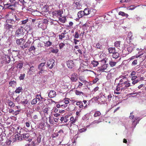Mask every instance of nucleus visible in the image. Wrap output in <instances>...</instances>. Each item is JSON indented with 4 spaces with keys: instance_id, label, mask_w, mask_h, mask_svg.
I'll return each instance as SVG.
<instances>
[{
    "instance_id": "69168bd1",
    "label": "nucleus",
    "mask_w": 146,
    "mask_h": 146,
    "mask_svg": "<svg viewBox=\"0 0 146 146\" xmlns=\"http://www.w3.org/2000/svg\"><path fill=\"white\" fill-rule=\"evenodd\" d=\"M136 74V72L134 71H132L130 74V75L131 76H135Z\"/></svg>"
},
{
    "instance_id": "1a4fd4ad",
    "label": "nucleus",
    "mask_w": 146,
    "mask_h": 146,
    "mask_svg": "<svg viewBox=\"0 0 146 146\" xmlns=\"http://www.w3.org/2000/svg\"><path fill=\"white\" fill-rule=\"evenodd\" d=\"M26 38L24 36L23 38H21L20 39H18L16 40L17 44L18 45H21L23 44L25 41Z\"/></svg>"
},
{
    "instance_id": "f257e3e1",
    "label": "nucleus",
    "mask_w": 146,
    "mask_h": 146,
    "mask_svg": "<svg viewBox=\"0 0 146 146\" xmlns=\"http://www.w3.org/2000/svg\"><path fill=\"white\" fill-rule=\"evenodd\" d=\"M9 15L7 14L5 16V18L6 19V22L12 25L14 28H15L18 25V22L20 20V19L15 15H14V17L13 18H10L9 17Z\"/></svg>"
},
{
    "instance_id": "c03bdc74",
    "label": "nucleus",
    "mask_w": 146,
    "mask_h": 146,
    "mask_svg": "<svg viewBox=\"0 0 146 146\" xmlns=\"http://www.w3.org/2000/svg\"><path fill=\"white\" fill-rule=\"evenodd\" d=\"M112 98V96L110 94L108 95V101L109 102H110L111 100V99Z\"/></svg>"
},
{
    "instance_id": "a19ab883",
    "label": "nucleus",
    "mask_w": 146,
    "mask_h": 146,
    "mask_svg": "<svg viewBox=\"0 0 146 146\" xmlns=\"http://www.w3.org/2000/svg\"><path fill=\"white\" fill-rule=\"evenodd\" d=\"M74 5V6L76 7V9H79V7L80 6V3L77 2H76V3H75Z\"/></svg>"
},
{
    "instance_id": "2eb2a0df",
    "label": "nucleus",
    "mask_w": 146,
    "mask_h": 146,
    "mask_svg": "<svg viewBox=\"0 0 146 146\" xmlns=\"http://www.w3.org/2000/svg\"><path fill=\"white\" fill-rule=\"evenodd\" d=\"M56 95V92L54 90L50 91L49 92L48 96L49 97L52 98L55 96Z\"/></svg>"
},
{
    "instance_id": "6ab92c4d",
    "label": "nucleus",
    "mask_w": 146,
    "mask_h": 146,
    "mask_svg": "<svg viewBox=\"0 0 146 146\" xmlns=\"http://www.w3.org/2000/svg\"><path fill=\"white\" fill-rule=\"evenodd\" d=\"M84 13L83 11H80L77 13L78 17L79 18H81L84 15Z\"/></svg>"
},
{
    "instance_id": "f704fd0d",
    "label": "nucleus",
    "mask_w": 146,
    "mask_h": 146,
    "mask_svg": "<svg viewBox=\"0 0 146 146\" xmlns=\"http://www.w3.org/2000/svg\"><path fill=\"white\" fill-rule=\"evenodd\" d=\"M66 33H62L61 35H59V39L62 40L63 38L65 37L64 35Z\"/></svg>"
},
{
    "instance_id": "c756f323",
    "label": "nucleus",
    "mask_w": 146,
    "mask_h": 146,
    "mask_svg": "<svg viewBox=\"0 0 146 146\" xmlns=\"http://www.w3.org/2000/svg\"><path fill=\"white\" fill-rule=\"evenodd\" d=\"M48 109L47 108H45L43 111V112L44 113V115L46 116H47L48 114Z\"/></svg>"
},
{
    "instance_id": "9d476101",
    "label": "nucleus",
    "mask_w": 146,
    "mask_h": 146,
    "mask_svg": "<svg viewBox=\"0 0 146 146\" xmlns=\"http://www.w3.org/2000/svg\"><path fill=\"white\" fill-rule=\"evenodd\" d=\"M2 59L5 62L9 63L10 62L11 59L10 57L7 55H4L2 56Z\"/></svg>"
},
{
    "instance_id": "9b49d317",
    "label": "nucleus",
    "mask_w": 146,
    "mask_h": 146,
    "mask_svg": "<svg viewBox=\"0 0 146 146\" xmlns=\"http://www.w3.org/2000/svg\"><path fill=\"white\" fill-rule=\"evenodd\" d=\"M67 65L68 67L70 68H72L74 66V62L72 60L68 61L67 62Z\"/></svg>"
},
{
    "instance_id": "412c9836",
    "label": "nucleus",
    "mask_w": 146,
    "mask_h": 146,
    "mask_svg": "<svg viewBox=\"0 0 146 146\" xmlns=\"http://www.w3.org/2000/svg\"><path fill=\"white\" fill-rule=\"evenodd\" d=\"M109 52L110 53H112L116 51L115 48V47H110L108 49Z\"/></svg>"
},
{
    "instance_id": "864d4df0",
    "label": "nucleus",
    "mask_w": 146,
    "mask_h": 146,
    "mask_svg": "<svg viewBox=\"0 0 146 146\" xmlns=\"http://www.w3.org/2000/svg\"><path fill=\"white\" fill-rule=\"evenodd\" d=\"M75 38H78L79 37V35L78 32H76L75 33V35L74 36Z\"/></svg>"
},
{
    "instance_id": "4be33fe9",
    "label": "nucleus",
    "mask_w": 146,
    "mask_h": 146,
    "mask_svg": "<svg viewBox=\"0 0 146 146\" xmlns=\"http://www.w3.org/2000/svg\"><path fill=\"white\" fill-rule=\"evenodd\" d=\"M30 44L28 42H27L24 45L21 46V48L24 49L25 48H29L30 46Z\"/></svg>"
},
{
    "instance_id": "e2e57ef3",
    "label": "nucleus",
    "mask_w": 146,
    "mask_h": 146,
    "mask_svg": "<svg viewBox=\"0 0 146 146\" xmlns=\"http://www.w3.org/2000/svg\"><path fill=\"white\" fill-rule=\"evenodd\" d=\"M74 43L75 44H78V42H79L78 40H77L76 39H74Z\"/></svg>"
},
{
    "instance_id": "423d86ee",
    "label": "nucleus",
    "mask_w": 146,
    "mask_h": 146,
    "mask_svg": "<svg viewBox=\"0 0 146 146\" xmlns=\"http://www.w3.org/2000/svg\"><path fill=\"white\" fill-rule=\"evenodd\" d=\"M107 67L108 64H105L98 67V70L100 72H105L107 73L110 71L108 70L107 69Z\"/></svg>"
},
{
    "instance_id": "bf43d9fd",
    "label": "nucleus",
    "mask_w": 146,
    "mask_h": 146,
    "mask_svg": "<svg viewBox=\"0 0 146 146\" xmlns=\"http://www.w3.org/2000/svg\"><path fill=\"white\" fill-rule=\"evenodd\" d=\"M8 111L9 113H12L14 115V111L12 109H9V110Z\"/></svg>"
},
{
    "instance_id": "4468645a",
    "label": "nucleus",
    "mask_w": 146,
    "mask_h": 146,
    "mask_svg": "<svg viewBox=\"0 0 146 146\" xmlns=\"http://www.w3.org/2000/svg\"><path fill=\"white\" fill-rule=\"evenodd\" d=\"M22 137L23 138L28 141L29 142H30L31 141V139H28L29 137V135L28 133L23 134L22 135Z\"/></svg>"
},
{
    "instance_id": "2f4dec72",
    "label": "nucleus",
    "mask_w": 146,
    "mask_h": 146,
    "mask_svg": "<svg viewBox=\"0 0 146 146\" xmlns=\"http://www.w3.org/2000/svg\"><path fill=\"white\" fill-rule=\"evenodd\" d=\"M101 115V113L100 112V111H96L95 112L94 116V117H97L98 116H100Z\"/></svg>"
},
{
    "instance_id": "6e6552de",
    "label": "nucleus",
    "mask_w": 146,
    "mask_h": 146,
    "mask_svg": "<svg viewBox=\"0 0 146 146\" xmlns=\"http://www.w3.org/2000/svg\"><path fill=\"white\" fill-rule=\"evenodd\" d=\"M63 12L60 10L56 11H53L52 12V14L54 16H56L57 17H60L62 16V14Z\"/></svg>"
},
{
    "instance_id": "473e14b6",
    "label": "nucleus",
    "mask_w": 146,
    "mask_h": 146,
    "mask_svg": "<svg viewBox=\"0 0 146 146\" xmlns=\"http://www.w3.org/2000/svg\"><path fill=\"white\" fill-rule=\"evenodd\" d=\"M16 81H11L9 83V85L11 86H15V84H16Z\"/></svg>"
},
{
    "instance_id": "a211bd4d",
    "label": "nucleus",
    "mask_w": 146,
    "mask_h": 146,
    "mask_svg": "<svg viewBox=\"0 0 146 146\" xmlns=\"http://www.w3.org/2000/svg\"><path fill=\"white\" fill-rule=\"evenodd\" d=\"M135 47L133 45L129 46L127 48V50L128 52L129 53L131 52L134 49Z\"/></svg>"
},
{
    "instance_id": "5fc2aeb1",
    "label": "nucleus",
    "mask_w": 146,
    "mask_h": 146,
    "mask_svg": "<svg viewBox=\"0 0 146 146\" xmlns=\"http://www.w3.org/2000/svg\"><path fill=\"white\" fill-rule=\"evenodd\" d=\"M75 93L77 95H81V94H83V93L82 92L76 90L75 91Z\"/></svg>"
},
{
    "instance_id": "5701e85b",
    "label": "nucleus",
    "mask_w": 146,
    "mask_h": 146,
    "mask_svg": "<svg viewBox=\"0 0 146 146\" xmlns=\"http://www.w3.org/2000/svg\"><path fill=\"white\" fill-rule=\"evenodd\" d=\"M9 1L11 3L10 4H13L14 7H16L17 5L18 4V3L15 0H9Z\"/></svg>"
},
{
    "instance_id": "7ed1b4c3",
    "label": "nucleus",
    "mask_w": 146,
    "mask_h": 146,
    "mask_svg": "<svg viewBox=\"0 0 146 146\" xmlns=\"http://www.w3.org/2000/svg\"><path fill=\"white\" fill-rule=\"evenodd\" d=\"M46 66L45 63H42L38 65V68L39 71L38 72V74H40L44 73L46 70H44L45 67Z\"/></svg>"
},
{
    "instance_id": "a18cd8bd",
    "label": "nucleus",
    "mask_w": 146,
    "mask_h": 146,
    "mask_svg": "<svg viewBox=\"0 0 146 146\" xmlns=\"http://www.w3.org/2000/svg\"><path fill=\"white\" fill-rule=\"evenodd\" d=\"M65 46V44L63 43H61L59 44V46L60 49H62Z\"/></svg>"
},
{
    "instance_id": "09e8293b",
    "label": "nucleus",
    "mask_w": 146,
    "mask_h": 146,
    "mask_svg": "<svg viewBox=\"0 0 146 146\" xmlns=\"http://www.w3.org/2000/svg\"><path fill=\"white\" fill-rule=\"evenodd\" d=\"M96 47L98 48L101 49L102 48V47L101 45L100 44L98 43L96 44Z\"/></svg>"
},
{
    "instance_id": "f3484780",
    "label": "nucleus",
    "mask_w": 146,
    "mask_h": 146,
    "mask_svg": "<svg viewBox=\"0 0 146 146\" xmlns=\"http://www.w3.org/2000/svg\"><path fill=\"white\" fill-rule=\"evenodd\" d=\"M112 56L113 58L117 59L119 57V54L118 52L115 51L114 53H113Z\"/></svg>"
},
{
    "instance_id": "f8f14e48",
    "label": "nucleus",
    "mask_w": 146,
    "mask_h": 146,
    "mask_svg": "<svg viewBox=\"0 0 146 146\" xmlns=\"http://www.w3.org/2000/svg\"><path fill=\"white\" fill-rule=\"evenodd\" d=\"M77 74L76 73H73L71 75L70 78L72 82H75L77 80Z\"/></svg>"
},
{
    "instance_id": "4c0bfd02",
    "label": "nucleus",
    "mask_w": 146,
    "mask_h": 146,
    "mask_svg": "<svg viewBox=\"0 0 146 146\" xmlns=\"http://www.w3.org/2000/svg\"><path fill=\"white\" fill-rule=\"evenodd\" d=\"M37 102V100H36V99H34L31 102V103L32 105H34L36 104Z\"/></svg>"
},
{
    "instance_id": "13d9d810",
    "label": "nucleus",
    "mask_w": 146,
    "mask_h": 146,
    "mask_svg": "<svg viewBox=\"0 0 146 146\" xmlns=\"http://www.w3.org/2000/svg\"><path fill=\"white\" fill-rule=\"evenodd\" d=\"M21 102L22 104H26L28 103V101L27 100H26L24 101H21Z\"/></svg>"
},
{
    "instance_id": "f03ea898",
    "label": "nucleus",
    "mask_w": 146,
    "mask_h": 146,
    "mask_svg": "<svg viewBox=\"0 0 146 146\" xmlns=\"http://www.w3.org/2000/svg\"><path fill=\"white\" fill-rule=\"evenodd\" d=\"M122 77V78L120 80L119 83V85L120 87H121L122 90H125L130 86H132L126 76H124Z\"/></svg>"
},
{
    "instance_id": "4d7b16f0",
    "label": "nucleus",
    "mask_w": 146,
    "mask_h": 146,
    "mask_svg": "<svg viewBox=\"0 0 146 146\" xmlns=\"http://www.w3.org/2000/svg\"><path fill=\"white\" fill-rule=\"evenodd\" d=\"M100 121L98 120H95L93 122H92V125L95 124H98L100 123Z\"/></svg>"
},
{
    "instance_id": "680f3d73",
    "label": "nucleus",
    "mask_w": 146,
    "mask_h": 146,
    "mask_svg": "<svg viewBox=\"0 0 146 146\" xmlns=\"http://www.w3.org/2000/svg\"><path fill=\"white\" fill-rule=\"evenodd\" d=\"M137 78V76H132L131 78V80L132 81L135 80V79Z\"/></svg>"
},
{
    "instance_id": "7c9ffc66",
    "label": "nucleus",
    "mask_w": 146,
    "mask_h": 146,
    "mask_svg": "<svg viewBox=\"0 0 146 146\" xmlns=\"http://www.w3.org/2000/svg\"><path fill=\"white\" fill-rule=\"evenodd\" d=\"M121 87H120L119 85V83L118 84V85L117 86V88L116 89V90L117 91H121V92L122 90H122L121 89Z\"/></svg>"
},
{
    "instance_id": "0e129e2a",
    "label": "nucleus",
    "mask_w": 146,
    "mask_h": 146,
    "mask_svg": "<svg viewBox=\"0 0 146 146\" xmlns=\"http://www.w3.org/2000/svg\"><path fill=\"white\" fill-rule=\"evenodd\" d=\"M20 111L19 110H17L15 111H14V115H16L17 114H18L19 113V112H20Z\"/></svg>"
},
{
    "instance_id": "79ce46f5",
    "label": "nucleus",
    "mask_w": 146,
    "mask_h": 146,
    "mask_svg": "<svg viewBox=\"0 0 146 146\" xmlns=\"http://www.w3.org/2000/svg\"><path fill=\"white\" fill-rule=\"evenodd\" d=\"M119 15H121L122 16H125L127 15L124 12L121 11H120L119 13Z\"/></svg>"
},
{
    "instance_id": "58836bf2",
    "label": "nucleus",
    "mask_w": 146,
    "mask_h": 146,
    "mask_svg": "<svg viewBox=\"0 0 146 146\" xmlns=\"http://www.w3.org/2000/svg\"><path fill=\"white\" fill-rule=\"evenodd\" d=\"M139 81V80L138 79L134 80L133 81L132 84V86L134 85L135 84L138 83Z\"/></svg>"
},
{
    "instance_id": "393cba45",
    "label": "nucleus",
    "mask_w": 146,
    "mask_h": 146,
    "mask_svg": "<svg viewBox=\"0 0 146 146\" xmlns=\"http://www.w3.org/2000/svg\"><path fill=\"white\" fill-rule=\"evenodd\" d=\"M83 11L84 12L85 15H89L90 13V10L89 9L86 8Z\"/></svg>"
},
{
    "instance_id": "39448f33",
    "label": "nucleus",
    "mask_w": 146,
    "mask_h": 146,
    "mask_svg": "<svg viewBox=\"0 0 146 146\" xmlns=\"http://www.w3.org/2000/svg\"><path fill=\"white\" fill-rule=\"evenodd\" d=\"M129 118L132 119V122L133 123L132 125L134 127L137 124V123L139 121L140 119L139 118L135 117L134 118V116L133 115H130L129 117Z\"/></svg>"
},
{
    "instance_id": "603ef678",
    "label": "nucleus",
    "mask_w": 146,
    "mask_h": 146,
    "mask_svg": "<svg viewBox=\"0 0 146 146\" xmlns=\"http://www.w3.org/2000/svg\"><path fill=\"white\" fill-rule=\"evenodd\" d=\"M41 135H40L37 137V141L38 143H40L41 142Z\"/></svg>"
},
{
    "instance_id": "e433bc0d",
    "label": "nucleus",
    "mask_w": 146,
    "mask_h": 146,
    "mask_svg": "<svg viewBox=\"0 0 146 146\" xmlns=\"http://www.w3.org/2000/svg\"><path fill=\"white\" fill-rule=\"evenodd\" d=\"M79 79L81 82H82L83 83H85V82H86L85 80L84 79V78H83V77L82 76H80L79 78Z\"/></svg>"
},
{
    "instance_id": "052dcab7",
    "label": "nucleus",
    "mask_w": 146,
    "mask_h": 146,
    "mask_svg": "<svg viewBox=\"0 0 146 146\" xmlns=\"http://www.w3.org/2000/svg\"><path fill=\"white\" fill-rule=\"evenodd\" d=\"M35 46L33 45V46H31L30 48V50H35Z\"/></svg>"
},
{
    "instance_id": "6e6d98bb",
    "label": "nucleus",
    "mask_w": 146,
    "mask_h": 146,
    "mask_svg": "<svg viewBox=\"0 0 146 146\" xmlns=\"http://www.w3.org/2000/svg\"><path fill=\"white\" fill-rule=\"evenodd\" d=\"M99 80V79L98 77H96L95 79L93 81V83H96Z\"/></svg>"
},
{
    "instance_id": "20e7f679",
    "label": "nucleus",
    "mask_w": 146,
    "mask_h": 146,
    "mask_svg": "<svg viewBox=\"0 0 146 146\" xmlns=\"http://www.w3.org/2000/svg\"><path fill=\"white\" fill-rule=\"evenodd\" d=\"M24 31L22 28H18L15 32V36L18 37L22 36L24 34Z\"/></svg>"
},
{
    "instance_id": "c85d7f7f",
    "label": "nucleus",
    "mask_w": 146,
    "mask_h": 146,
    "mask_svg": "<svg viewBox=\"0 0 146 146\" xmlns=\"http://www.w3.org/2000/svg\"><path fill=\"white\" fill-rule=\"evenodd\" d=\"M22 89V88L21 87H19L16 90L15 92L16 93H19L21 91Z\"/></svg>"
},
{
    "instance_id": "a878e982",
    "label": "nucleus",
    "mask_w": 146,
    "mask_h": 146,
    "mask_svg": "<svg viewBox=\"0 0 146 146\" xmlns=\"http://www.w3.org/2000/svg\"><path fill=\"white\" fill-rule=\"evenodd\" d=\"M117 62L112 61H110L109 64L111 67H113L116 65V63H117Z\"/></svg>"
},
{
    "instance_id": "bb28decb",
    "label": "nucleus",
    "mask_w": 146,
    "mask_h": 146,
    "mask_svg": "<svg viewBox=\"0 0 146 146\" xmlns=\"http://www.w3.org/2000/svg\"><path fill=\"white\" fill-rule=\"evenodd\" d=\"M86 70H85L84 66L82 65H81L78 69V71L80 72H83Z\"/></svg>"
},
{
    "instance_id": "dca6fc26",
    "label": "nucleus",
    "mask_w": 146,
    "mask_h": 146,
    "mask_svg": "<svg viewBox=\"0 0 146 146\" xmlns=\"http://www.w3.org/2000/svg\"><path fill=\"white\" fill-rule=\"evenodd\" d=\"M4 27L7 30H9L11 28H15L12 25H11L7 23L4 24Z\"/></svg>"
},
{
    "instance_id": "ddd939ff",
    "label": "nucleus",
    "mask_w": 146,
    "mask_h": 146,
    "mask_svg": "<svg viewBox=\"0 0 146 146\" xmlns=\"http://www.w3.org/2000/svg\"><path fill=\"white\" fill-rule=\"evenodd\" d=\"M4 6L6 7V8L11 9L13 11H14L15 9L14 8V6L13 4L10 3H7Z\"/></svg>"
},
{
    "instance_id": "0eeeda50",
    "label": "nucleus",
    "mask_w": 146,
    "mask_h": 146,
    "mask_svg": "<svg viewBox=\"0 0 146 146\" xmlns=\"http://www.w3.org/2000/svg\"><path fill=\"white\" fill-rule=\"evenodd\" d=\"M54 64V60L52 59H50L47 62V66L50 69H52Z\"/></svg>"
},
{
    "instance_id": "338daca9",
    "label": "nucleus",
    "mask_w": 146,
    "mask_h": 146,
    "mask_svg": "<svg viewBox=\"0 0 146 146\" xmlns=\"http://www.w3.org/2000/svg\"><path fill=\"white\" fill-rule=\"evenodd\" d=\"M135 7L134 6L131 5L129 7V10H133L134 9Z\"/></svg>"
},
{
    "instance_id": "cd10ccee",
    "label": "nucleus",
    "mask_w": 146,
    "mask_h": 146,
    "mask_svg": "<svg viewBox=\"0 0 146 146\" xmlns=\"http://www.w3.org/2000/svg\"><path fill=\"white\" fill-rule=\"evenodd\" d=\"M120 41H116L114 43V46L118 48L120 47Z\"/></svg>"
},
{
    "instance_id": "ea45409f",
    "label": "nucleus",
    "mask_w": 146,
    "mask_h": 146,
    "mask_svg": "<svg viewBox=\"0 0 146 146\" xmlns=\"http://www.w3.org/2000/svg\"><path fill=\"white\" fill-rule=\"evenodd\" d=\"M25 74H21L20 75V76L19 78L20 80H23L25 77Z\"/></svg>"
},
{
    "instance_id": "37998d69",
    "label": "nucleus",
    "mask_w": 146,
    "mask_h": 146,
    "mask_svg": "<svg viewBox=\"0 0 146 146\" xmlns=\"http://www.w3.org/2000/svg\"><path fill=\"white\" fill-rule=\"evenodd\" d=\"M30 71H31L33 72H34L35 71V70L34 69V66H31L29 70Z\"/></svg>"
},
{
    "instance_id": "c9c22d12",
    "label": "nucleus",
    "mask_w": 146,
    "mask_h": 146,
    "mask_svg": "<svg viewBox=\"0 0 146 146\" xmlns=\"http://www.w3.org/2000/svg\"><path fill=\"white\" fill-rule=\"evenodd\" d=\"M92 64L93 65L94 67H95L98 65V62L97 61L93 60L92 61Z\"/></svg>"
},
{
    "instance_id": "aec40b11",
    "label": "nucleus",
    "mask_w": 146,
    "mask_h": 146,
    "mask_svg": "<svg viewBox=\"0 0 146 146\" xmlns=\"http://www.w3.org/2000/svg\"><path fill=\"white\" fill-rule=\"evenodd\" d=\"M8 105L11 107H13L15 106L14 103L9 100H8L7 102Z\"/></svg>"
},
{
    "instance_id": "49530a36",
    "label": "nucleus",
    "mask_w": 146,
    "mask_h": 146,
    "mask_svg": "<svg viewBox=\"0 0 146 146\" xmlns=\"http://www.w3.org/2000/svg\"><path fill=\"white\" fill-rule=\"evenodd\" d=\"M28 21V19H27L26 20L22 21H21V25L25 24L27 23Z\"/></svg>"
},
{
    "instance_id": "8fccbe9b",
    "label": "nucleus",
    "mask_w": 146,
    "mask_h": 146,
    "mask_svg": "<svg viewBox=\"0 0 146 146\" xmlns=\"http://www.w3.org/2000/svg\"><path fill=\"white\" fill-rule=\"evenodd\" d=\"M58 51V49H53L51 50V52L52 53H57Z\"/></svg>"
},
{
    "instance_id": "de8ad7c7",
    "label": "nucleus",
    "mask_w": 146,
    "mask_h": 146,
    "mask_svg": "<svg viewBox=\"0 0 146 146\" xmlns=\"http://www.w3.org/2000/svg\"><path fill=\"white\" fill-rule=\"evenodd\" d=\"M137 60H135L132 62L131 65L132 66H135L137 64Z\"/></svg>"
},
{
    "instance_id": "3c124183",
    "label": "nucleus",
    "mask_w": 146,
    "mask_h": 146,
    "mask_svg": "<svg viewBox=\"0 0 146 146\" xmlns=\"http://www.w3.org/2000/svg\"><path fill=\"white\" fill-rule=\"evenodd\" d=\"M39 96L40 97V98L42 99V98L41 97L40 95H37L36 96V98L35 99H36V100L38 99L39 100H40V98L39 97Z\"/></svg>"
},
{
    "instance_id": "774afa93",
    "label": "nucleus",
    "mask_w": 146,
    "mask_h": 146,
    "mask_svg": "<svg viewBox=\"0 0 146 146\" xmlns=\"http://www.w3.org/2000/svg\"><path fill=\"white\" fill-rule=\"evenodd\" d=\"M19 137V135L18 134H16L15 136V140H17L18 137Z\"/></svg>"
},
{
    "instance_id": "b1692460",
    "label": "nucleus",
    "mask_w": 146,
    "mask_h": 146,
    "mask_svg": "<svg viewBox=\"0 0 146 146\" xmlns=\"http://www.w3.org/2000/svg\"><path fill=\"white\" fill-rule=\"evenodd\" d=\"M45 46L46 47H48L52 45V43L49 40L46 42H44Z\"/></svg>"
},
{
    "instance_id": "72a5a7b5",
    "label": "nucleus",
    "mask_w": 146,
    "mask_h": 146,
    "mask_svg": "<svg viewBox=\"0 0 146 146\" xmlns=\"http://www.w3.org/2000/svg\"><path fill=\"white\" fill-rule=\"evenodd\" d=\"M23 63L22 62H20L17 65V67L18 68H19L20 70L23 67Z\"/></svg>"
}]
</instances>
